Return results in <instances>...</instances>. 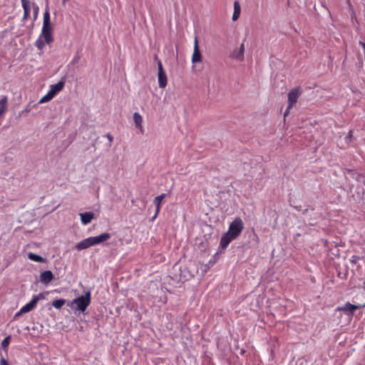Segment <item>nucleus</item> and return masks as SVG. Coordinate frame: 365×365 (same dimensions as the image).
I'll return each instance as SVG.
<instances>
[{
	"label": "nucleus",
	"instance_id": "nucleus-25",
	"mask_svg": "<svg viewBox=\"0 0 365 365\" xmlns=\"http://www.w3.org/2000/svg\"><path fill=\"white\" fill-rule=\"evenodd\" d=\"M10 341H11V336H8L6 338H4L3 339V341H1L2 347L4 349H7V347L9 346V345L10 344Z\"/></svg>",
	"mask_w": 365,
	"mask_h": 365
},
{
	"label": "nucleus",
	"instance_id": "nucleus-16",
	"mask_svg": "<svg viewBox=\"0 0 365 365\" xmlns=\"http://www.w3.org/2000/svg\"><path fill=\"white\" fill-rule=\"evenodd\" d=\"M8 98L6 96H3L0 99V117L7 110Z\"/></svg>",
	"mask_w": 365,
	"mask_h": 365
},
{
	"label": "nucleus",
	"instance_id": "nucleus-7",
	"mask_svg": "<svg viewBox=\"0 0 365 365\" xmlns=\"http://www.w3.org/2000/svg\"><path fill=\"white\" fill-rule=\"evenodd\" d=\"M302 91L300 87L292 89L288 93V110H290L297 102Z\"/></svg>",
	"mask_w": 365,
	"mask_h": 365
},
{
	"label": "nucleus",
	"instance_id": "nucleus-8",
	"mask_svg": "<svg viewBox=\"0 0 365 365\" xmlns=\"http://www.w3.org/2000/svg\"><path fill=\"white\" fill-rule=\"evenodd\" d=\"M202 61V55L199 49L197 38H195L194 41V49L192 56V63H196Z\"/></svg>",
	"mask_w": 365,
	"mask_h": 365
},
{
	"label": "nucleus",
	"instance_id": "nucleus-14",
	"mask_svg": "<svg viewBox=\"0 0 365 365\" xmlns=\"http://www.w3.org/2000/svg\"><path fill=\"white\" fill-rule=\"evenodd\" d=\"M65 82L63 81H60L57 83L51 86L49 92H51L53 94V96H55L57 93H58L63 88Z\"/></svg>",
	"mask_w": 365,
	"mask_h": 365
},
{
	"label": "nucleus",
	"instance_id": "nucleus-13",
	"mask_svg": "<svg viewBox=\"0 0 365 365\" xmlns=\"http://www.w3.org/2000/svg\"><path fill=\"white\" fill-rule=\"evenodd\" d=\"M80 217L83 225H86L91 222V221L93 219L94 215L92 212H86L83 213H80Z\"/></svg>",
	"mask_w": 365,
	"mask_h": 365
},
{
	"label": "nucleus",
	"instance_id": "nucleus-3",
	"mask_svg": "<svg viewBox=\"0 0 365 365\" xmlns=\"http://www.w3.org/2000/svg\"><path fill=\"white\" fill-rule=\"evenodd\" d=\"M241 231L242 230H228L221 237L220 248L225 250L229 244L240 235Z\"/></svg>",
	"mask_w": 365,
	"mask_h": 365
},
{
	"label": "nucleus",
	"instance_id": "nucleus-27",
	"mask_svg": "<svg viewBox=\"0 0 365 365\" xmlns=\"http://www.w3.org/2000/svg\"><path fill=\"white\" fill-rule=\"evenodd\" d=\"M31 110V105L29 104L26 106V108H24V110H23L22 111H21L19 113V116H21V115L24 114V113H29L30 111Z\"/></svg>",
	"mask_w": 365,
	"mask_h": 365
},
{
	"label": "nucleus",
	"instance_id": "nucleus-24",
	"mask_svg": "<svg viewBox=\"0 0 365 365\" xmlns=\"http://www.w3.org/2000/svg\"><path fill=\"white\" fill-rule=\"evenodd\" d=\"M54 97V96H53V94L51 93V92H48L44 96H43L40 101H39V103H46V102H48L49 101H51L53 98Z\"/></svg>",
	"mask_w": 365,
	"mask_h": 365
},
{
	"label": "nucleus",
	"instance_id": "nucleus-26",
	"mask_svg": "<svg viewBox=\"0 0 365 365\" xmlns=\"http://www.w3.org/2000/svg\"><path fill=\"white\" fill-rule=\"evenodd\" d=\"M352 138H353V132L351 130H350L348 133L347 135L344 138V140H345L346 145H349V143L352 141Z\"/></svg>",
	"mask_w": 365,
	"mask_h": 365
},
{
	"label": "nucleus",
	"instance_id": "nucleus-21",
	"mask_svg": "<svg viewBox=\"0 0 365 365\" xmlns=\"http://www.w3.org/2000/svg\"><path fill=\"white\" fill-rule=\"evenodd\" d=\"M28 257L31 260H33V261L37 262H46V259L44 258H43L42 257L37 255L34 253H32V252H29L28 254Z\"/></svg>",
	"mask_w": 365,
	"mask_h": 365
},
{
	"label": "nucleus",
	"instance_id": "nucleus-17",
	"mask_svg": "<svg viewBox=\"0 0 365 365\" xmlns=\"http://www.w3.org/2000/svg\"><path fill=\"white\" fill-rule=\"evenodd\" d=\"M165 195H166V194L163 193V194L155 197L154 203L156 205V212H159V211L160 210L161 202H162L163 200L165 198Z\"/></svg>",
	"mask_w": 365,
	"mask_h": 365
},
{
	"label": "nucleus",
	"instance_id": "nucleus-2",
	"mask_svg": "<svg viewBox=\"0 0 365 365\" xmlns=\"http://www.w3.org/2000/svg\"><path fill=\"white\" fill-rule=\"evenodd\" d=\"M91 303V292H87L85 295L73 299L68 304L73 309L85 312Z\"/></svg>",
	"mask_w": 365,
	"mask_h": 365
},
{
	"label": "nucleus",
	"instance_id": "nucleus-9",
	"mask_svg": "<svg viewBox=\"0 0 365 365\" xmlns=\"http://www.w3.org/2000/svg\"><path fill=\"white\" fill-rule=\"evenodd\" d=\"M361 305L351 304L349 302H346L344 306L337 307V310L342 311L346 313H349L350 315H353L356 309L361 308Z\"/></svg>",
	"mask_w": 365,
	"mask_h": 365
},
{
	"label": "nucleus",
	"instance_id": "nucleus-1",
	"mask_svg": "<svg viewBox=\"0 0 365 365\" xmlns=\"http://www.w3.org/2000/svg\"><path fill=\"white\" fill-rule=\"evenodd\" d=\"M110 237V235L108 233H102L100 235L95 237H90L84 239L76 244V248L78 250H82L87 249L91 246L98 245L103 242L106 241Z\"/></svg>",
	"mask_w": 365,
	"mask_h": 365
},
{
	"label": "nucleus",
	"instance_id": "nucleus-29",
	"mask_svg": "<svg viewBox=\"0 0 365 365\" xmlns=\"http://www.w3.org/2000/svg\"><path fill=\"white\" fill-rule=\"evenodd\" d=\"M0 365H9V364L8 361L5 358L1 357V359H0Z\"/></svg>",
	"mask_w": 365,
	"mask_h": 365
},
{
	"label": "nucleus",
	"instance_id": "nucleus-28",
	"mask_svg": "<svg viewBox=\"0 0 365 365\" xmlns=\"http://www.w3.org/2000/svg\"><path fill=\"white\" fill-rule=\"evenodd\" d=\"M38 12V7L37 6H34V20L36 19Z\"/></svg>",
	"mask_w": 365,
	"mask_h": 365
},
{
	"label": "nucleus",
	"instance_id": "nucleus-31",
	"mask_svg": "<svg viewBox=\"0 0 365 365\" xmlns=\"http://www.w3.org/2000/svg\"><path fill=\"white\" fill-rule=\"evenodd\" d=\"M106 137H107V138H108V140H109L110 143H111L113 141V136L110 134L108 133L106 135Z\"/></svg>",
	"mask_w": 365,
	"mask_h": 365
},
{
	"label": "nucleus",
	"instance_id": "nucleus-15",
	"mask_svg": "<svg viewBox=\"0 0 365 365\" xmlns=\"http://www.w3.org/2000/svg\"><path fill=\"white\" fill-rule=\"evenodd\" d=\"M133 120L135 123V125L136 128H139L140 130V133H143V128L142 126L143 123V118L142 116L137 112L134 113L133 114Z\"/></svg>",
	"mask_w": 365,
	"mask_h": 365
},
{
	"label": "nucleus",
	"instance_id": "nucleus-18",
	"mask_svg": "<svg viewBox=\"0 0 365 365\" xmlns=\"http://www.w3.org/2000/svg\"><path fill=\"white\" fill-rule=\"evenodd\" d=\"M240 14V6L238 1H235L234 4V13L232 15V20L236 21L238 19Z\"/></svg>",
	"mask_w": 365,
	"mask_h": 365
},
{
	"label": "nucleus",
	"instance_id": "nucleus-10",
	"mask_svg": "<svg viewBox=\"0 0 365 365\" xmlns=\"http://www.w3.org/2000/svg\"><path fill=\"white\" fill-rule=\"evenodd\" d=\"M41 31H46V32H52V26L51 24L50 14L48 11H46L43 14V27H42Z\"/></svg>",
	"mask_w": 365,
	"mask_h": 365
},
{
	"label": "nucleus",
	"instance_id": "nucleus-22",
	"mask_svg": "<svg viewBox=\"0 0 365 365\" xmlns=\"http://www.w3.org/2000/svg\"><path fill=\"white\" fill-rule=\"evenodd\" d=\"M65 304L66 299H56L52 302V305L57 309H61Z\"/></svg>",
	"mask_w": 365,
	"mask_h": 365
},
{
	"label": "nucleus",
	"instance_id": "nucleus-4",
	"mask_svg": "<svg viewBox=\"0 0 365 365\" xmlns=\"http://www.w3.org/2000/svg\"><path fill=\"white\" fill-rule=\"evenodd\" d=\"M44 299H45L44 293H39L38 294L34 296L32 299L31 300V302H29L28 304H26V305H24V307H22L21 308V309L19 310V312H18L15 314L14 317L16 318L21 314L31 312V310H33L35 308V307L36 306V304L38 303V302L39 300Z\"/></svg>",
	"mask_w": 365,
	"mask_h": 365
},
{
	"label": "nucleus",
	"instance_id": "nucleus-20",
	"mask_svg": "<svg viewBox=\"0 0 365 365\" xmlns=\"http://www.w3.org/2000/svg\"><path fill=\"white\" fill-rule=\"evenodd\" d=\"M229 228H243V222L240 217H237L230 225Z\"/></svg>",
	"mask_w": 365,
	"mask_h": 365
},
{
	"label": "nucleus",
	"instance_id": "nucleus-30",
	"mask_svg": "<svg viewBox=\"0 0 365 365\" xmlns=\"http://www.w3.org/2000/svg\"><path fill=\"white\" fill-rule=\"evenodd\" d=\"M359 44L362 47L364 52V56H365V42L359 41Z\"/></svg>",
	"mask_w": 365,
	"mask_h": 365
},
{
	"label": "nucleus",
	"instance_id": "nucleus-11",
	"mask_svg": "<svg viewBox=\"0 0 365 365\" xmlns=\"http://www.w3.org/2000/svg\"><path fill=\"white\" fill-rule=\"evenodd\" d=\"M53 279V274L51 271H44L40 274V282L44 284H48Z\"/></svg>",
	"mask_w": 365,
	"mask_h": 365
},
{
	"label": "nucleus",
	"instance_id": "nucleus-33",
	"mask_svg": "<svg viewBox=\"0 0 365 365\" xmlns=\"http://www.w3.org/2000/svg\"><path fill=\"white\" fill-rule=\"evenodd\" d=\"M69 0H63V4L68 2Z\"/></svg>",
	"mask_w": 365,
	"mask_h": 365
},
{
	"label": "nucleus",
	"instance_id": "nucleus-6",
	"mask_svg": "<svg viewBox=\"0 0 365 365\" xmlns=\"http://www.w3.org/2000/svg\"><path fill=\"white\" fill-rule=\"evenodd\" d=\"M158 80L160 88H164L166 87L168 84V78L160 60H158Z\"/></svg>",
	"mask_w": 365,
	"mask_h": 365
},
{
	"label": "nucleus",
	"instance_id": "nucleus-34",
	"mask_svg": "<svg viewBox=\"0 0 365 365\" xmlns=\"http://www.w3.org/2000/svg\"><path fill=\"white\" fill-rule=\"evenodd\" d=\"M364 288H365V281H364Z\"/></svg>",
	"mask_w": 365,
	"mask_h": 365
},
{
	"label": "nucleus",
	"instance_id": "nucleus-5",
	"mask_svg": "<svg viewBox=\"0 0 365 365\" xmlns=\"http://www.w3.org/2000/svg\"><path fill=\"white\" fill-rule=\"evenodd\" d=\"M53 41V37L52 32L41 31V34L35 42V46L38 50L42 51L44 48L46 43L50 44Z\"/></svg>",
	"mask_w": 365,
	"mask_h": 365
},
{
	"label": "nucleus",
	"instance_id": "nucleus-32",
	"mask_svg": "<svg viewBox=\"0 0 365 365\" xmlns=\"http://www.w3.org/2000/svg\"><path fill=\"white\" fill-rule=\"evenodd\" d=\"M289 113V110H288V107L287 108L286 111L284 112V118L287 117Z\"/></svg>",
	"mask_w": 365,
	"mask_h": 365
},
{
	"label": "nucleus",
	"instance_id": "nucleus-12",
	"mask_svg": "<svg viewBox=\"0 0 365 365\" xmlns=\"http://www.w3.org/2000/svg\"><path fill=\"white\" fill-rule=\"evenodd\" d=\"M21 4L24 9L23 20H27L30 16V1L29 0H21Z\"/></svg>",
	"mask_w": 365,
	"mask_h": 365
},
{
	"label": "nucleus",
	"instance_id": "nucleus-19",
	"mask_svg": "<svg viewBox=\"0 0 365 365\" xmlns=\"http://www.w3.org/2000/svg\"><path fill=\"white\" fill-rule=\"evenodd\" d=\"M244 53H245V44L242 43L238 52L237 53H233V58L242 61L244 58Z\"/></svg>",
	"mask_w": 365,
	"mask_h": 365
},
{
	"label": "nucleus",
	"instance_id": "nucleus-23",
	"mask_svg": "<svg viewBox=\"0 0 365 365\" xmlns=\"http://www.w3.org/2000/svg\"><path fill=\"white\" fill-rule=\"evenodd\" d=\"M294 207L298 211H302L304 215H307L309 212H314V209L312 206H308L306 209L302 210V206H294Z\"/></svg>",
	"mask_w": 365,
	"mask_h": 365
}]
</instances>
